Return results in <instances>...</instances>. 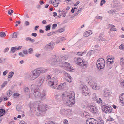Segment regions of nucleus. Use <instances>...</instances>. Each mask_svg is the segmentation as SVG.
I'll return each mask as SVG.
<instances>
[{
    "label": "nucleus",
    "instance_id": "ddd939ff",
    "mask_svg": "<svg viewBox=\"0 0 124 124\" xmlns=\"http://www.w3.org/2000/svg\"><path fill=\"white\" fill-rule=\"evenodd\" d=\"M46 106V105L43 104L39 105L37 108L38 111H39V110L42 112L45 111L47 110V109H46V108H47Z\"/></svg>",
    "mask_w": 124,
    "mask_h": 124
},
{
    "label": "nucleus",
    "instance_id": "2f4dec72",
    "mask_svg": "<svg viewBox=\"0 0 124 124\" xmlns=\"http://www.w3.org/2000/svg\"><path fill=\"white\" fill-rule=\"evenodd\" d=\"M119 48L121 50H124V44H121L119 46Z\"/></svg>",
    "mask_w": 124,
    "mask_h": 124
},
{
    "label": "nucleus",
    "instance_id": "aec40b11",
    "mask_svg": "<svg viewBox=\"0 0 124 124\" xmlns=\"http://www.w3.org/2000/svg\"><path fill=\"white\" fill-rule=\"evenodd\" d=\"M56 86H57V87H58V89H61V87L62 88H64L66 86V83L64 82L63 83V84H61L60 85H56Z\"/></svg>",
    "mask_w": 124,
    "mask_h": 124
},
{
    "label": "nucleus",
    "instance_id": "5fc2aeb1",
    "mask_svg": "<svg viewBox=\"0 0 124 124\" xmlns=\"http://www.w3.org/2000/svg\"><path fill=\"white\" fill-rule=\"evenodd\" d=\"M66 39L64 37H62L60 38V41H61L65 40Z\"/></svg>",
    "mask_w": 124,
    "mask_h": 124
},
{
    "label": "nucleus",
    "instance_id": "37998d69",
    "mask_svg": "<svg viewBox=\"0 0 124 124\" xmlns=\"http://www.w3.org/2000/svg\"><path fill=\"white\" fill-rule=\"evenodd\" d=\"M62 12L61 13V15L63 17H65L66 16V14L64 13V11H62Z\"/></svg>",
    "mask_w": 124,
    "mask_h": 124
},
{
    "label": "nucleus",
    "instance_id": "4be33fe9",
    "mask_svg": "<svg viewBox=\"0 0 124 124\" xmlns=\"http://www.w3.org/2000/svg\"><path fill=\"white\" fill-rule=\"evenodd\" d=\"M5 113V110L3 108L0 109V117H1L3 116Z\"/></svg>",
    "mask_w": 124,
    "mask_h": 124
},
{
    "label": "nucleus",
    "instance_id": "a18cd8bd",
    "mask_svg": "<svg viewBox=\"0 0 124 124\" xmlns=\"http://www.w3.org/2000/svg\"><path fill=\"white\" fill-rule=\"evenodd\" d=\"M93 51V50L89 51L88 52V53L87 54V55L89 56V57L92 54V52H91Z\"/></svg>",
    "mask_w": 124,
    "mask_h": 124
},
{
    "label": "nucleus",
    "instance_id": "052dcab7",
    "mask_svg": "<svg viewBox=\"0 0 124 124\" xmlns=\"http://www.w3.org/2000/svg\"><path fill=\"white\" fill-rule=\"evenodd\" d=\"M31 40V38L30 37H27L25 39V40L26 41H28L29 40L30 41Z\"/></svg>",
    "mask_w": 124,
    "mask_h": 124
},
{
    "label": "nucleus",
    "instance_id": "7ed1b4c3",
    "mask_svg": "<svg viewBox=\"0 0 124 124\" xmlns=\"http://www.w3.org/2000/svg\"><path fill=\"white\" fill-rule=\"evenodd\" d=\"M48 71L47 69H44L42 68L36 69L32 71L28 75V78L31 80H33L36 79L40 74L45 73Z\"/></svg>",
    "mask_w": 124,
    "mask_h": 124
},
{
    "label": "nucleus",
    "instance_id": "de8ad7c7",
    "mask_svg": "<svg viewBox=\"0 0 124 124\" xmlns=\"http://www.w3.org/2000/svg\"><path fill=\"white\" fill-rule=\"evenodd\" d=\"M57 25L55 24H53L52 26V28L53 29H54L57 27Z\"/></svg>",
    "mask_w": 124,
    "mask_h": 124
},
{
    "label": "nucleus",
    "instance_id": "bf43d9fd",
    "mask_svg": "<svg viewBox=\"0 0 124 124\" xmlns=\"http://www.w3.org/2000/svg\"><path fill=\"white\" fill-rule=\"evenodd\" d=\"M31 35L32 36H33L34 37H35L37 36V34L36 33H32L31 34Z\"/></svg>",
    "mask_w": 124,
    "mask_h": 124
},
{
    "label": "nucleus",
    "instance_id": "72a5a7b5",
    "mask_svg": "<svg viewBox=\"0 0 124 124\" xmlns=\"http://www.w3.org/2000/svg\"><path fill=\"white\" fill-rule=\"evenodd\" d=\"M55 34V32L53 31L47 33V35L48 36H51L54 35Z\"/></svg>",
    "mask_w": 124,
    "mask_h": 124
},
{
    "label": "nucleus",
    "instance_id": "c756f323",
    "mask_svg": "<svg viewBox=\"0 0 124 124\" xmlns=\"http://www.w3.org/2000/svg\"><path fill=\"white\" fill-rule=\"evenodd\" d=\"M12 92L11 90H9L7 92V95L8 97H9L12 94Z\"/></svg>",
    "mask_w": 124,
    "mask_h": 124
},
{
    "label": "nucleus",
    "instance_id": "774afa93",
    "mask_svg": "<svg viewBox=\"0 0 124 124\" xmlns=\"http://www.w3.org/2000/svg\"><path fill=\"white\" fill-rule=\"evenodd\" d=\"M9 48L8 47H7L6 48H5L4 50V52L5 53L7 52V51L9 50Z\"/></svg>",
    "mask_w": 124,
    "mask_h": 124
},
{
    "label": "nucleus",
    "instance_id": "c85d7f7f",
    "mask_svg": "<svg viewBox=\"0 0 124 124\" xmlns=\"http://www.w3.org/2000/svg\"><path fill=\"white\" fill-rule=\"evenodd\" d=\"M6 36V34L5 32H1L0 33V36L2 37H3Z\"/></svg>",
    "mask_w": 124,
    "mask_h": 124
},
{
    "label": "nucleus",
    "instance_id": "5701e85b",
    "mask_svg": "<svg viewBox=\"0 0 124 124\" xmlns=\"http://www.w3.org/2000/svg\"><path fill=\"white\" fill-rule=\"evenodd\" d=\"M108 26L110 27H111V28L110 29V30L112 31H116V29L114 27L115 26L114 25L109 24Z\"/></svg>",
    "mask_w": 124,
    "mask_h": 124
},
{
    "label": "nucleus",
    "instance_id": "6e6552de",
    "mask_svg": "<svg viewBox=\"0 0 124 124\" xmlns=\"http://www.w3.org/2000/svg\"><path fill=\"white\" fill-rule=\"evenodd\" d=\"M81 88L80 89V90L82 92L83 95L85 96H86L89 94V92L88 91V88L86 85H81Z\"/></svg>",
    "mask_w": 124,
    "mask_h": 124
},
{
    "label": "nucleus",
    "instance_id": "0e129e2a",
    "mask_svg": "<svg viewBox=\"0 0 124 124\" xmlns=\"http://www.w3.org/2000/svg\"><path fill=\"white\" fill-rule=\"evenodd\" d=\"M68 121L66 119L65 120L63 121V123L64 124H68Z\"/></svg>",
    "mask_w": 124,
    "mask_h": 124
},
{
    "label": "nucleus",
    "instance_id": "f8f14e48",
    "mask_svg": "<svg viewBox=\"0 0 124 124\" xmlns=\"http://www.w3.org/2000/svg\"><path fill=\"white\" fill-rule=\"evenodd\" d=\"M63 73L66 76L65 79L68 82H71L72 80V78L71 76L67 73L66 72L63 71Z\"/></svg>",
    "mask_w": 124,
    "mask_h": 124
},
{
    "label": "nucleus",
    "instance_id": "e433bc0d",
    "mask_svg": "<svg viewBox=\"0 0 124 124\" xmlns=\"http://www.w3.org/2000/svg\"><path fill=\"white\" fill-rule=\"evenodd\" d=\"M46 28L45 30L46 31L49 30L50 29V25H48L46 26Z\"/></svg>",
    "mask_w": 124,
    "mask_h": 124
},
{
    "label": "nucleus",
    "instance_id": "9b49d317",
    "mask_svg": "<svg viewBox=\"0 0 124 124\" xmlns=\"http://www.w3.org/2000/svg\"><path fill=\"white\" fill-rule=\"evenodd\" d=\"M32 92L35 98L39 99L40 95V92L37 89H34L32 91Z\"/></svg>",
    "mask_w": 124,
    "mask_h": 124
},
{
    "label": "nucleus",
    "instance_id": "ea45409f",
    "mask_svg": "<svg viewBox=\"0 0 124 124\" xmlns=\"http://www.w3.org/2000/svg\"><path fill=\"white\" fill-rule=\"evenodd\" d=\"M89 107L91 109V110L93 111V104L91 103L89 105Z\"/></svg>",
    "mask_w": 124,
    "mask_h": 124
},
{
    "label": "nucleus",
    "instance_id": "393cba45",
    "mask_svg": "<svg viewBox=\"0 0 124 124\" xmlns=\"http://www.w3.org/2000/svg\"><path fill=\"white\" fill-rule=\"evenodd\" d=\"M120 64L122 66L124 64V58H122L120 59Z\"/></svg>",
    "mask_w": 124,
    "mask_h": 124
},
{
    "label": "nucleus",
    "instance_id": "f3484780",
    "mask_svg": "<svg viewBox=\"0 0 124 124\" xmlns=\"http://www.w3.org/2000/svg\"><path fill=\"white\" fill-rule=\"evenodd\" d=\"M119 99L122 104L124 105V94L122 93L121 94L120 96Z\"/></svg>",
    "mask_w": 124,
    "mask_h": 124
},
{
    "label": "nucleus",
    "instance_id": "8fccbe9b",
    "mask_svg": "<svg viewBox=\"0 0 124 124\" xmlns=\"http://www.w3.org/2000/svg\"><path fill=\"white\" fill-rule=\"evenodd\" d=\"M99 122L93 118V124H99Z\"/></svg>",
    "mask_w": 124,
    "mask_h": 124
},
{
    "label": "nucleus",
    "instance_id": "7c9ffc66",
    "mask_svg": "<svg viewBox=\"0 0 124 124\" xmlns=\"http://www.w3.org/2000/svg\"><path fill=\"white\" fill-rule=\"evenodd\" d=\"M114 4H112L113 6L115 7H116L117 6V4H120V2H119L117 1L116 2V3H115V1H114Z\"/></svg>",
    "mask_w": 124,
    "mask_h": 124
},
{
    "label": "nucleus",
    "instance_id": "a211bd4d",
    "mask_svg": "<svg viewBox=\"0 0 124 124\" xmlns=\"http://www.w3.org/2000/svg\"><path fill=\"white\" fill-rule=\"evenodd\" d=\"M108 91L107 90H106L105 91V93L103 94L102 96V97L104 99H105L109 96V93H108Z\"/></svg>",
    "mask_w": 124,
    "mask_h": 124
},
{
    "label": "nucleus",
    "instance_id": "4c0bfd02",
    "mask_svg": "<svg viewBox=\"0 0 124 124\" xmlns=\"http://www.w3.org/2000/svg\"><path fill=\"white\" fill-rule=\"evenodd\" d=\"M72 112V110L70 109L67 110H66V113L67 114H70Z\"/></svg>",
    "mask_w": 124,
    "mask_h": 124
},
{
    "label": "nucleus",
    "instance_id": "cd10ccee",
    "mask_svg": "<svg viewBox=\"0 0 124 124\" xmlns=\"http://www.w3.org/2000/svg\"><path fill=\"white\" fill-rule=\"evenodd\" d=\"M14 74V72H10L9 73L8 75V78H11L13 76Z\"/></svg>",
    "mask_w": 124,
    "mask_h": 124
},
{
    "label": "nucleus",
    "instance_id": "13d9d810",
    "mask_svg": "<svg viewBox=\"0 0 124 124\" xmlns=\"http://www.w3.org/2000/svg\"><path fill=\"white\" fill-rule=\"evenodd\" d=\"M25 24L26 26H28L29 24V23L28 21H26L25 22Z\"/></svg>",
    "mask_w": 124,
    "mask_h": 124
},
{
    "label": "nucleus",
    "instance_id": "39448f33",
    "mask_svg": "<svg viewBox=\"0 0 124 124\" xmlns=\"http://www.w3.org/2000/svg\"><path fill=\"white\" fill-rule=\"evenodd\" d=\"M75 63L77 65L82 66L83 67H85L88 65V62L86 61H83L80 58L75 57L74 58Z\"/></svg>",
    "mask_w": 124,
    "mask_h": 124
},
{
    "label": "nucleus",
    "instance_id": "49530a36",
    "mask_svg": "<svg viewBox=\"0 0 124 124\" xmlns=\"http://www.w3.org/2000/svg\"><path fill=\"white\" fill-rule=\"evenodd\" d=\"M64 29L63 28H61L60 29L58 30V31L59 32L61 33L64 31Z\"/></svg>",
    "mask_w": 124,
    "mask_h": 124
},
{
    "label": "nucleus",
    "instance_id": "09e8293b",
    "mask_svg": "<svg viewBox=\"0 0 124 124\" xmlns=\"http://www.w3.org/2000/svg\"><path fill=\"white\" fill-rule=\"evenodd\" d=\"M59 3V1H58V2H56V3H55V4L54 3L53 5L54 7H57L58 6Z\"/></svg>",
    "mask_w": 124,
    "mask_h": 124
},
{
    "label": "nucleus",
    "instance_id": "f03ea898",
    "mask_svg": "<svg viewBox=\"0 0 124 124\" xmlns=\"http://www.w3.org/2000/svg\"><path fill=\"white\" fill-rule=\"evenodd\" d=\"M75 93L74 92L70 91L69 93L65 92L62 96V98L64 100L66 101V105L71 106L75 103Z\"/></svg>",
    "mask_w": 124,
    "mask_h": 124
},
{
    "label": "nucleus",
    "instance_id": "338daca9",
    "mask_svg": "<svg viewBox=\"0 0 124 124\" xmlns=\"http://www.w3.org/2000/svg\"><path fill=\"white\" fill-rule=\"evenodd\" d=\"M96 18L97 19H102V17H101L99 16H96Z\"/></svg>",
    "mask_w": 124,
    "mask_h": 124
},
{
    "label": "nucleus",
    "instance_id": "412c9836",
    "mask_svg": "<svg viewBox=\"0 0 124 124\" xmlns=\"http://www.w3.org/2000/svg\"><path fill=\"white\" fill-rule=\"evenodd\" d=\"M107 60L108 61L107 64L108 65L112 64L114 62V61H113V60L112 59V58H108Z\"/></svg>",
    "mask_w": 124,
    "mask_h": 124
},
{
    "label": "nucleus",
    "instance_id": "f257e3e1",
    "mask_svg": "<svg viewBox=\"0 0 124 124\" xmlns=\"http://www.w3.org/2000/svg\"><path fill=\"white\" fill-rule=\"evenodd\" d=\"M68 58V55L53 57L49 60V62L52 65L62 64V66L64 67L66 70L70 71L72 69L70 67V64L68 62H64Z\"/></svg>",
    "mask_w": 124,
    "mask_h": 124
},
{
    "label": "nucleus",
    "instance_id": "bb28decb",
    "mask_svg": "<svg viewBox=\"0 0 124 124\" xmlns=\"http://www.w3.org/2000/svg\"><path fill=\"white\" fill-rule=\"evenodd\" d=\"M119 82L120 83L121 86L124 87V80L120 79L119 80Z\"/></svg>",
    "mask_w": 124,
    "mask_h": 124
},
{
    "label": "nucleus",
    "instance_id": "4468645a",
    "mask_svg": "<svg viewBox=\"0 0 124 124\" xmlns=\"http://www.w3.org/2000/svg\"><path fill=\"white\" fill-rule=\"evenodd\" d=\"M93 96H95L94 98H95V100L96 101V102L100 104H101L102 103V100L100 98H99V100H98V98L96 96V94H93Z\"/></svg>",
    "mask_w": 124,
    "mask_h": 124
},
{
    "label": "nucleus",
    "instance_id": "0eeeda50",
    "mask_svg": "<svg viewBox=\"0 0 124 124\" xmlns=\"http://www.w3.org/2000/svg\"><path fill=\"white\" fill-rule=\"evenodd\" d=\"M113 108L109 105H102V110L105 113H110L112 112Z\"/></svg>",
    "mask_w": 124,
    "mask_h": 124
},
{
    "label": "nucleus",
    "instance_id": "79ce46f5",
    "mask_svg": "<svg viewBox=\"0 0 124 124\" xmlns=\"http://www.w3.org/2000/svg\"><path fill=\"white\" fill-rule=\"evenodd\" d=\"M106 1L105 0H102L100 2V5L102 6L103 5V4H104L105 3Z\"/></svg>",
    "mask_w": 124,
    "mask_h": 124
},
{
    "label": "nucleus",
    "instance_id": "69168bd1",
    "mask_svg": "<svg viewBox=\"0 0 124 124\" xmlns=\"http://www.w3.org/2000/svg\"><path fill=\"white\" fill-rule=\"evenodd\" d=\"M65 112V113H66V110H65L63 109H61L60 110V112L61 114H62V112Z\"/></svg>",
    "mask_w": 124,
    "mask_h": 124
},
{
    "label": "nucleus",
    "instance_id": "423d86ee",
    "mask_svg": "<svg viewBox=\"0 0 124 124\" xmlns=\"http://www.w3.org/2000/svg\"><path fill=\"white\" fill-rule=\"evenodd\" d=\"M105 64V60L102 58L98 59L96 62L97 67V68L101 70L104 68Z\"/></svg>",
    "mask_w": 124,
    "mask_h": 124
},
{
    "label": "nucleus",
    "instance_id": "864d4df0",
    "mask_svg": "<svg viewBox=\"0 0 124 124\" xmlns=\"http://www.w3.org/2000/svg\"><path fill=\"white\" fill-rule=\"evenodd\" d=\"M89 114V113H88L87 112H84L83 113V115L84 116H86L87 115H88Z\"/></svg>",
    "mask_w": 124,
    "mask_h": 124
},
{
    "label": "nucleus",
    "instance_id": "b1692460",
    "mask_svg": "<svg viewBox=\"0 0 124 124\" xmlns=\"http://www.w3.org/2000/svg\"><path fill=\"white\" fill-rule=\"evenodd\" d=\"M99 86H97V84L96 83H94V84H93V90H99Z\"/></svg>",
    "mask_w": 124,
    "mask_h": 124
},
{
    "label": "nucleus",
    "instance_id": "3c124183",
    "mask_svg": "<svg viewBox=\"0 0 124 124\" xmlns=\"http://www.w3.org/2000/svg\"><path fill=\"white\" fill-rule=\"evenodd\" d=\"M24 91L25 92H28L29 91V89L28 87H26L24 89Z\"/></svg>",
    "mask_w": 124,
    "mask_h": 124
},
{
    "label": "nucleus",
    "instance_id": "e2e57ef3",
    "mask_svg": "<svg viewBox=\"0 0 124 124\" xmlns=\"http://www.w3.org/2000/svg\"><path fill=\"white\" fill-rule=\"evenodd\" d=\"M20 124H26L25 122L23 121H21L20 123Z\"/></svg>",
    "mask_w": 124,
    "mask_h": 124
},
{
    "label": "nucleus",
    "instance_id": "20e7f679",
    "mask_svg": "<svg viewBox=\"0 0 124 124\" xmlns=\"http://www.w3.org/2000/svg\"><path fill=\"white\" fill-rule=\"evenodd\" d=\"M55 79L54 77H52L51 75H47L46 76V81L48 83V85L54 89H58L57 86H56L57 85V80Z\"/></svg>",
    "mask_w": 124,
    "mask_h": 124
},
{
    "label": "nucleus",
    "instance_id": "c9c22d12",
    "mask_svg": "<svg viewBox=\"0 0 124 124\" xmlns=\"http://www.w3.org/2000/svg\"><path fill=\"white\" fill-rule=\"evenodd\" d=\"M46 124H55L54 122H53L50 121H47Z\"/></svg>",
    "mask_w": 124,
    "mask_h": 124
},
{
    "label": "nucleus",
    "instance_id": "680f3d73",
    "mask_svg": "<svg viewBox=\"0 0 124 124\" xmlns=\"http://www.w3.org/2000/svg\"><path fill=\"white\" fill-rule=\"evenodd\" d=\"M80 3L79 1H78L76 2L75 4H74V6H76L78 5Z\"/></svg>",
    "mask_w": 124,
    "mask_h": 124
},
{
    "label": "nucleus",
    "instance_id": "4d7b16f0",
    "mask_svg": "<svg viewBox=\"0 0 124 124\" xmlns=\"http://www.w3.org/2000/svg\"><path fill=\"white\" fill-rule=\"evenodd\" d=\"M16 26L17 27L18 25L17 23H18V24H19L21 22L20 21H17L16 22Z\"/></svg>",
    "mask_w": 124,
    "mask_h": 124
},
{
    "label": "nucleus",
    "instance_id": "a19ab883",
    "mask_svg": "<svg viewBox=\"0 0 124 124\" xmlns=\"http://www.w3.org/2000/svg\"><path fill=\"white\" fill-rule=\"evenodd\" d=\"M7 84V82L6 81H5L3 83V84L1 85V88H3V87H4Z\"/></svg>",
    "mask_w": 124,
    "mask_h": 124
},
{
    "label": "nucleus",
    "instance_id": "c03bdc74",
    "mask_svg": "<svg viewBox=\"0 0 124 124\" xmlns=\"http://www.w3.org/2000/svg\"><path fill=\"white\" fill-rule=\"evenodd\" d=\"M13 12V10L10 9L9 10V11H8V14L11 15H12V13Z\"/></svg>",
    "mask_w": 124,
    "mask_h": 124
},
{
    "label": "nucleus",
    "instance_id": "1a4fd4ad",
    "mask_svg": "<svg viewBox=\"0 0 124 124\" xmlns=\"http://www.w3.org/2000/svg\"><path fill=\"white\" fill-rule=\"evenodd\" d=\"M55 45L54 42L52 41L46 45L44 46V48L49 50H52L54 48Z\"/></svg>",
    "mask_w": 124,
    "mask_h": 124
},
{
    "label": "nucleus",
    "instance_id": "6e6d98bb",
    "mask_svg": "<svg viewBox=\"0 0 124 124\" xmlns=\"http://www.w3.org/2000/svg\"><path fill=\"white\" fill-rule=\"evenodd\" d=\"M15 47H16V50H17L21 49L22 47V46H17Z\"/></svg>",
    "mask_w": 124,
    "mask_h": 124
},
{
    "label": "nucleus",
    "instance_id": "f704fd0d",
    "mask_svg": "<svg viewBox=\"0 0 124 124\" xmlns=\"http://www.w3.org/2000/svg\"><path fill=\"white\" fill-rule=\"evenodd\" d=\"M17 33L16 32H14L13 34V35L12 36V38H16L17 37Z\"/></svg>",
    "mask_w": 124,
    "mask_h": 124
},
{
    "label": "nucleus",
    "instance_id": "9d476101",
    "mask_svg": "<svg viewBox=\"0 0 124 124\" xmlns=\"http://www.w3.org/2000/svg\"><path fill=\"white\" fill-rule=\"evenodd\" d=\"M45 79V77L44 76H41L39 78L37 79V88H39V87L43 83V81Z\"/></svg>",
    "mask_w": 124,
    "mask_h": 124
},
{
    "label": "nucleus",
    "instance_id": "6ab92c4d",
    "mask_svg": "<svg viewBox=\"0 0 124 124\" xmlns=\"http://www.w3.org/2000/svg\"><path fill=\"white\" fill-rule=\"evenodd\" d=\"M92 33L91 31L89 30L86 31L84 33L83 35L85 37H88L89 36L90 34H92Z\"/></svg>",
    "mask_w": 124,
    "mask_h": 124
},
{
    "label": "nucleus",
    "instance_id": "a878e982",
    "mask_svg": "<svg viewBox=\"0 0 124 124\" xmlns=\"http://www.w3.org/2000/svg\"><path fill=\"white\" fill-rule=\"evenodd\" d=\"M17 50L16 47H13L11 49L10 52L11 53H13L15 52Z\"/></svg>",
    "mask_w": 124,
    "mask_h": 124
},
{
    "label": "nucleus",
    "instance_id": "473e14b6",
    "mask_svg": "<svg viewBox=\"0 0 124 124\" xmlns=\"http://www.w3.org/2000/svg\"><path fill=\"white\" fill-rule=\"evenodd\" d=\"M98 122H99V124H104L103 121L100 118L99 119Z\"/></svg>",
    "mask_w": 124,
    "mask_h": 124
},
{
    "label": "nucleus",
    "instance_id": "2eb2a0df",
    "mask_svg": "<svg viewBox=\"0 0 124 124\" xmlns=\"http://www.w3.org/2000/svg\"><path fill=\"white\" fill-rule=\"evenodd\" d=\"M102 35L101 34H100L99 37L98 38L97 37H95L94 39H97L96 40L97 41H100V40H101L102 41H105V39L103 37H102Z\"/></svg>",
    "mask_w": 124,
    "mask_h": 124
},
{
    "label": "nucleus",
    "instance_id": "dca6fc26",
    "mask_svg": "<svg viewBox=\"0 0 124 124\" xmlns=\"http://www.w3.org/2000/svg\"><path fill=\"white\" fill-rule=\"evenodd\" d=\"M46 98L47 96L46 93L43 92L41 94L40 93V95L39 99L44 100Z\"/></svg>",
    "mask_w": 124,
    "mask_h": 124
},
{
    "label": "nucleus",
    "instance_id": "603ef678",
    "mask_svg": "<svg viewBox=\"0 0 124 124\" xmlns=\"http://www.w3.org/2000/svg\"><path fill=\"white\" fill-rule=\"evenodd\" d=\"M33 51V50L32 48H30L29 49L28 52L30 54Z\"/></svg>",
    "mask_w": 124,
    "mask_h": 124
},
{
    "label": "nucleus",
    "instance_id": "58836bf2",
    "mask_svg": "<svg viewBox=\"0 0 124 124\" xmlns=\"http://www.w3.org/2000/svg\"><path fill=\"white\" fill-rule=\"evenodd\" d=\"M97 109L96 107L93 108V113L97 114L98 113L97 112Z\"/></svg>",
    "mask_w": 124,
    "mask_h": 124
}]
</instances>
